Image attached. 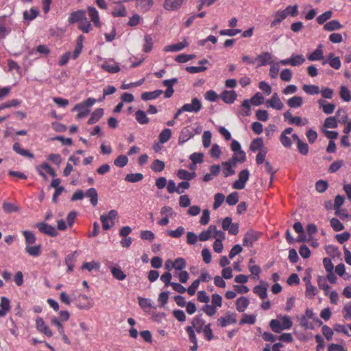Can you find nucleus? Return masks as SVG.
<instances>
[{
    "label": "nucleus",
    "instance_id": "f257e3e1",
    "mask_svg": "<svg viewBox=\"0 0 351 351\" xmlns=\"http://www.w3.org/2000/svg\"><path fill=\"white\" fill-rule=\"evenodd\" d=\"M96 103V99L89 97L81 103L76 104L73 111H77V119H82L86 117L90 112V108Z\"/></svg>",
    "mask_w": 351,
    "mask_h": 351
},
{
    "label": "nucleus",
    "instance_id": "f03ea898",
    "mask_svg": "<svg viewBox=\"0 0 351 351\" xmlns=\"http://www.w3.org/2000/svg\"><path fill=\"white\" fill-rule=\"evenodd\" d=\"M249 177L250 172L247 169L241 171L239 173V179L234 181L232 184V188L239 190L243 189Z\"/></svg>",
    "mask_w": 351,
    "mask_h": 351
},
{
    "label": "nucleus",
    "instance_id": "7ed1b4c3",
    "mask_svg": "<svg viewBox=\"0 0 351 351\" xmlns=\"http://www.w3.org/2000/svg\"><path fill=\"white\" fill-rule=\"evenodd\" d=\"M258 232L253 230H248L244 235L243 245L246 247H252L260 237Z\"/></svg>",
    "mask_w": 351,
    "mask_h": 351
},
{
    "label": "nucleus",
    "instance_id": "20e7f679",
    "mask_svg": "<svg viewBox=\"0 0 351 351\" xmlns=\"http://www.w3.org/2000/svg\"><path fill=\"white\" fill-rule=\"evenodd\" d=\"M36 227L41 233L49 235L50 237H55L58 234L57 230L53 226L45 222L37 223L36 224Z\"/></svg>",
    "mask_w": 351,
    "mask_h": 351
},
{
    "label": "nucleus",
    "instance_id": "39448f33",
    "mask_svg": "<svg viewBox=\"0 0 351 351\" xmlns=\"http://www.w3.org/2000/svg\"><path fill=\"white\" fill-rule=\"evenodd\" d=\"M202 107V106L200 100L195 97L192 99L191 103L184 104L182 106V110H184V112L197 113L200 111Z\"/></svg>",
    "mask_w": 351,
    "mask_h": 351
},
{
    "label": "nucleus",
    "instance_id": "423d86ee",
    "mask_svg": "<svg viewBox=\"0 0 351 351\" xmlns=\"http://www.w3.org/2000/svg\"><path fill=\"white\" fill-rule=\"evenodd\" d=\"M236 322V315L230 311H228L224 317H221L217 319L219 325L222 328L226 327L228 325L234 324Z\"/></svg>",
    "mask_w": 351,
    "mask_h": 351
},
{
    "label": "nucleus",
    "instance_id": "0eeeda50",
    "mask_svg": "<svg viewBox=\"0 0 351 351\" xmlns=\"http://www.w3.org/2000/svg\"><path fill=\"white\" fill-rule=\"evenodd\" d=\"M101 67L110 73H117L120 71L119 64L114 62L113 59L105 60Z\"/></svg>",
    "mask_w": 351,
    "mask_h": 351
},
{
    "label": "nucleus",
    "instance_id": "6e6552de",
    "mask_svg": "<svg viewBox=\"0 0 351 351\" xmlns=\"http://www.w3.org/2000/svg\"><path fill=\"white\" fill-rule=\"evenodd\" d=\"M192 325L189 326L190 327H193L192 328L196 331L197 333H202V330H204V327L205 326V322L202 318V315L199 314L195 316L191 322Z\"/></svg>",
    "mask_w": 351,
    "mask_h": 351
},
{
    "label": "nucleus",
    "instance_id": "1a4fd4ad",
    "mask_svg": "<svg viewBox=\"0 0 351 351\" xmlns=\"http://www.w3.org/2000/svg\"><path fill=\"white\" fill-rule=\"evenodd\" d=\"M256 62H257L256 67H261L271 64L272 62V56L269 52H263L258 55L256 58Z\"/></svg>",
    "mask_w": 351,
    "mask_h": 351
},
{
    "label": "nucleus",
    "instance_id": "9d476101",
    "mask_svg": "<svg viewBox=\"0 0 351 351\" xmlns=\"http://www.w3.org/2000/svg\"><path fill=\"white\" fill-rule=\"evenodd\" d=\"M86 18V12L83 10H80L75 12H73L71 13L68 21L70 24H73L75 23H80L83 19Z\"/></svg>",
    "mask_w": 351,
    "mask_h": 351
},
{
    "label": "nucleus",
    "instance_id": "9b49d317",
    "mask_svg": "<svg viewBox=\"0 0 351 351\" xmlns=\"http://www.w3.org/2000/svg\"><path fill=\"white\" fill-rule=\"evenodd\" d=\"M37 330L47 337H51L53 333L48 326H47L43 318L38 317L36 320Z\"/></svg>",
    "mask_w": 351,
    "mask_h": 351
},
{
    "label": "nucleus",
    "instance_id": "f8f14e48",
    "mask_svg": "<svg viewBox=\"0 0 351 351\" xmlns=\"http://www.w3.org/2000/svg\"><path fill=\"white\" fill-rule=\"evenodd\" d=\"M267 106L280 110L283 108L284 105L280 101L278 94L275 93L272 95L271 99L267 101Z\"/></svg>",
    "mask_w": 351,
    "mask_h": 351
},
{
    "label": "nucleus",
    "instance_id": "ddd939ff",
    "mask_svg": "<svg viewBox=\"0 0 351 351\" xmlns=\"http://www.w3.org/2000/svg\"><path fill=\"white\" fill-rule=\"evenodd\" d=\"M328 63L329 65L335 69H339L341 67V63L339 57H335L333 53H330L328 60H324L322 64L324 65Z\"/></svg>",
    "mask_w": 351,
    "mask_h": 351
},
{
    "label": "nucleus",
    "instance_id": "4468645a",
    "mask_svg": "<svg viewBox=\"0 0 351 351\" xmlns=\"http://www.w3.org/2000/svg\"><path fill=\"white\" fill-rule=\"evenodd\" d=\"M194 136L193 132L190 130L189 127L184 128L180 132L179 138H178V143L180 145L186 143L187 141H189L190 138H193Z\"/></svg>",
    "mask_w": 351,
    "mask_h": 351
},
{
    "label": "nucleus",
    "instance_id": "2eb2a0df",
    "mask_svg": "<svg viewBox=\"0 0 351 351\" xmlns=\"http://www.w3.org/2000/svg\"><path fill=\"white\" fill-rule=\"evenodd\" d=\"M260 282L261 284L264 285V286L257 285L254 287L253 291L254 293L257 294L261 299H265L267 297L268 284L263 280H261Z\"/></svg>",
    "mask_w": 351,
    "mask_h": 351
},
{
    "label": "nucleus",
    "instance_id": "dca6fc26",
    "mask_svg": "<svg viewBox=\"0 0 351 351\" xmlns=\"http://www.w3.org/2000/svg\"><path fill=\"white\" fill-rule=\"evenodd\" d=\"M317 103L319 104V108H322V111L326 114H332L334 112L336 107V106L334 104L328 103L326 100H324L322 99H319L317 101Z\"/></svg>",
    "mask_w": 351,
    "mask_h": 351
},
{
    "label": "nucleus",
    "instance_id": "f3484780",
    "mask_svg": "<svg viewBox=\"0 0 351 351\" xmlns=\"http://www.w3.org/2000/svg\"><path fill=\"white\" fill-rule=\"evenodd\" d=\"M0 308V317L5 316L10 310V301L8 298L5 296L1 297Z\"/></svg>",
    "mask_w": 351,
    "mask_h": 351
},
{
    "label": "nucleus",
    "instance_id": "a211bd4d",
    "mask_svg": "<svg viewBox=\"0 0 351 351\" xmlns=\"http://www.w3.org/2000/svg\"><path fill=\"white\" fill-rule=\"evenodd\" d=\"M88 13L93 24L96 27H101V22L99 16V13L97 9L94 7L89 6L88 8Z\"/></svg>",
    "mask_w": 351,
    "mask_h": 351
},
{
    "label": "nucleus",
    "instance_id": "6ab92c4d",
    "mask_svg": "<svg viewBox=\"0 0 351 351\" xmlns=\"http://www.w3.org/2000/svg\"><path fill=\"white\" fill-rule=\"evenodd\" d=\"M237 93L234 90H224L221 97L226 104H232L237 99Z\"/></svg>",
    "mask_w": 351,
    "mask_h": 351
},
{
    "label": "nucleus",
    "instance_id": "aec40b11",
    "mask_svg": "<svg viewBox=\"0 0 351 351\" xmlns=\"http://www.w3.org/2000/svg\"><path fill=\"white\" fill-rule=\"evenodd\" d=\"M183 3V0H165L164 2V8L167 10H178Z\"/></svg>",
    "mask_w": 351,
    "mask_h": 351
},
{
    "label": "nucleus",
    "instance_id": "412c9836",
    "mask_svg": "<svg viewBox=\"0 0 351 351\" xmlns=\"http://www.w3.org/2000/svg\"><path fill=\"white\" fill-rule=\"evenodd\" d=\"M250 304V300L246 297H240L236 301V308L239 312H244Z\"/></svg>",
    "mask_w": 351,
    "mask_h": 351
},
{
    "label": "nucleus",
    "instance_id": "4be33fe9",
    "mask_svg": "<svg viewBox=\"0 0 351 351\" xmlns=\"http://www.w3.org/2000/svg\"><path fill=\"white\" fill-rule=\"evenodd\" d=\"M13 150L21 156L30 158L34 157V154L32 153L27 149L22 148L20 143L18 142L14 143Z\"/></svg>",
    "mask_w": 351,
    "mask_h": 351
},
{
    "label": "nucleus",
    "instance_id": "5701e85b",
    "mask_svg": "<svg viewBox=\"0 0 351 351\" xmlns=\"http://www.w3.org/2000/svg\"><path fill=\"white\" fill-rule=\"evenodd\" d=\"M324 58L322 46L320 45L311 54L307 56V58L310 61L321 60Z\"/></svg>",
    "mask_w": 351,
    "mask_h": 351
},
{
    "label": "nucleus",
    "instance_id": "b1692460",
    "mask_svg": "<svg viewBox=\"0 0 351 351\" xmlns=\"http://www.w3.org/2000/svg\"><path fill=\"white\" fill-rule=\"evenodd\" d=\"M342 27V25L337 20H332L327 22L324 25V29L328 32H332L335 30L340 29Z\"/></svg>",
    "mask_w": 351,
    "mask_h": 351
},
{
    "label": "nucleus",
    "instance_id": "393cba45",
    "mask_svg": "<svg viewBox=\"0 0 351 351\" xmlns=\"http://www.w3.org/2000/svg\"><path fill=\"white\" fill-rule=\"evenodd\" d=\"M103 115H104V109L103 108H97L91 114V116L88 121V123L89 125H92V124L97 123L102 117Z\"/></svg>",
    "mask_w": 351,
    "mask_h": 351
},
{
    "label": "nucleus",
    "instance_id": "a878e982",
    "mask_svg": "<svg viewBox=\"0 0 351 351\" xmlns=\"http://www.w3.org/2000/svg\"><path fill=\"white\" fill-rule=\"evenodd\" d=\"M153 4V0H136V7L143 12L149 11Z\"/></svg>",
    "mask_w": 351,
    "mask_h": 351
},
{
    "label": "nucleus",
    "instance_id": "bb28decb",
    "mask_svg": "<svg viewBox=\"0 0 351 351\" xmlns=\"http://www.w3.org/2000/svg\"><path fill=\"white\" fill-rule=\"evenodd\" d=\"M163 91L162 90H156L151 92H145L141 95V99L144 101L152 100L158 98L162 95Z\"/></svg>",
    "mask_w": 351,
    "mask_h": 351
},
{
    "label": "nucleus",
    "instance_id": "cd10ccee",
    "mask_svg": "<svg viewBox=\"0 0 351 351\" xmlns=\"http://www.w3.org/2000/svg\"><path fill=\"white\" fill-rule=\"evenodd\" d=\"M196 176V173L195 171L193 172H189L188 171L185 169H180L177 172V176L183 180L189 181L192 180L193 178H195Z\"/></svg>",
    "mask_w": 351,
    "mask_h": 351
},
{
    "label": "nucleus",
    "instance_id": "c85d7f7f",
    "mask_svg": "<svg viewBox=\"0 0 351 351\" xmlns=\"http://www.w3.org/2000/svg\"><path fill=\"white\" fill-rule=\"evenodd\" d=\"M303 104V99L300 96H293L287 100V105L292 108H300Z\"/></svg>",
    "mask_w": 351,
    "mask_h": 351
},
{
    "label": "nucleus",
    "instance_id": "c756f323",
    "mask_svg": "<svg viewBox=\"0 0 351 351\" xmlns=\"http://www.w3.org/2000/svg\"><path fill=\"white\" fill-rule=\"evenodd\" d=\"M25 252L30 256L38 257L41 254V245H38L35 246L26 245Z\"/></svg>",
    "mask_w": 351,
    "mask_h": 351
},
{
    "label": "nucleus",
    "instance_id": "7c9ffc66",
    "mask_svg": "<svg viewBox=\"0 0 351 351\" xmlns=\"http://www.w3.org/2000/svg\"><path fill=\"white\" fill-rule=\"evenodd\" d=\"M135 119L141 125L147 124L149 122V119L147 117L146 113L141 110H138L136 112Z\"/></svg>",
    "mask_w": 351,
    "mask_h": 351
},
{
    "label": "nucleus",
    "instance_id": "2f4dec72",
    "mask_svg": "<svg viewBox=\"0 0 351 351\" xmlns=\"http://www.w3.org/2000/svg\"><path fill=\"white\" fill-rule=\"evenodd\" d=\"M112 15L114 17H124L127 15L125 7L122 4H119L114 7L112 12Z\"/></svg>",
    "mask_w": 351,
    "mask_h": 351
},
{
    "label": "nucleus",
    "instance_id": "473e14b6",
    "mask_svg": "<svg viewBox=\"0 0 351 351\" xmlns=\"http://www.w3.org/2000/svg\"><path fill=\"white\" fill-rule=\"evenodd\" d=\"M263 146L264 143L263 139L261 138H256L251 142L250 145V149L252 152H255L257 150L264 149Z\"/></svg>",
    "mask_w": 351,
    "mask_h": 351
},
{
    "label": "nucleus",
    "instance_id": "72a5a7b5",
    "mask_svg": "<svg viewBox=\"0 0 351 351\" xmlns=\"http://www.w3.org/2000/svg\"><path fill=\"white\" fill-rule=\"evenodd\" d=\"M186 42H181L176 44L167 45L164 48V51L172 52L179 51L183 49L186 46Z\"/></svg>",
    "mask_w": 351,
    "mask_h": 351
},
{
    "label": "nucleus",
    "instance_id": "f704fd0d",
    "mask_svg": "<svg viewBox=\"0 0 351 351\" xmlns=\"http://www.w3.org/2000/svg\"><path fill=\"white\" fill-rule=\"evenodd\" d=\"M291 66H298L302 65L305 62V58L303 55H291L290 56Z\"/></svg>",
    "mask_w": 351,
    "mask_h": 351
},
{
    "label": "nucleus",
    "instance_id": "c9c22d12",
    "mask_svg": "<svg viewBox=\"0 0 351 351\" xmlns=\"http://www.w3.org/2000/svg\"><path fill=\"white\" fill-rule=\"evenodd\" d=\"M172 132L169 128H165L160 133L158 139L160 143H167L171 137Z\"/></svg>",
    "mask_w": 351,
    "mask_h": 351
},
{
    "label": "nucleus",
    "instance_id": "e433bc0d",
    "mask_svg": "<svg viewBox=\"0 0 351 351\" xmlns=\"http://www.w3.org/2000/svg\"><path fill=\"white\" fill-rule=\"evenodd\" d=\"M138 304L141 308L145 311H149L152 308V302L149 299L138 297Z\"/></svg>",
    "mask_w": 351,
    "mask_h": 351
},
{
    "label": "nucleus",
    "instance_id": "4c0bfd02",
    "mask_svg": "<svg viewBox=\"0 0 351 351\" xmlns=\"http://www.w3.org/2000/svg\"><path fill=\"white\" fill-rule=\"evenodd\" d=\"M86 195L88 197H90V203L93 206H95L98 202V195L95 189L90 188L89 189L86 193Z\"/></svg>",
    "mask_w": 351,
    "mask_h": 351
},
{
    "label": "nucleus",
    "instance_id": "58836bf2",
    "mask_svg": "<svg viewBox=\"0 0 351 351\" xmlns=\"http://www.w3.org/2000/svg\"><path fill=\"white\" fill-rule=\"evenodd\" d=\"M143 179V175L141 173H128L125 177V180L131 182L135 183L141 181Z\"/></svg>",
    "mask_w": 351,
    "mask_h": 351
},
{
    "label": "nucleus",
    "instance_id": "ea45409f",
    "mask_svg": "<svg viewBox=\"0 0 351 351\" xmlns=\"http://www.w3.org/2000/svg\"><path fill=\"white\" fill-rule=\"evenodd\" d=\"M302 89L306 93L311 95H317L320 92L319 86L316 85L304 84Z\"/></svg>",
    "mask_w": 351,
    "mask_h": 351
},
{
    "label": "nucleus",
    "instance_id": "a19ab883",
    "mask_svg": "<svg viewBox=\"0 0 351 351\" xmlns=\"http://www.w3.org/2000/svg\"><path fill=\"white\" fill-rule=\"evenodd\" d=\"M27 245H32L36 242V236L33 232L29 230L23 231Z\"/></svg>",
    "mask_w": 351,
    "mask_h": 351
},
{
    "label": "nucleus",
    "instance_id": "79ce46f5",
    "mask_svg": "<svg viewBox=\"0 0 351 351\" xmlns=\"http://www.w3.org/2000/svg\"><path fill=\"white\" fill-rule=\"evenodd\" d=\"M340 97L346 102L351 101V93L349 89L345 86H341L339 91Z\"/></svg>",
    "mask_w": 351,
    "mask_h": 351
},
{
    "label": "nucleus",
    "instance_id": "37998d69",
    "mask_svg": "<svg viewBox=\"0 0 351 351\" xmlns=\"http://www.w3.org/2000/svg\"><path fill=\"white\" fill-rule=\"evenodd\" d=\"M336 119H338L339 123L346 124L348 122V115L346 111L343 108H339L336 112Z\"/></svg>",
    "mask_w": 351,
    "mask_h": 351
},
{
    "label": "nucleus",
    "instance_id": "c03bdc74",
    "mask_svg": "<svg viewBox=\"0 0 351 351\" xmlns=\"http://www.w3.org/2000/svg\"><path fill=\"white\" fill-rule=\"evenodd\" d=\"M166 186H167V191L169 193H173L176 192L178 194H182L184 193L183 190H180L178 188L175 182L172 180H168Z\"/></svg>",
    "mask_w": 351,
    "mask_h": 351
},
{
    "label": "nucleus",
    "instance_id": "a18cd8bd",
    "mask_svg": "<svg viewBox=\"0 0 351 351\" xmlns=\"http://www.w3.org/2000/svg\"><path fill=\"white\" fill-rule=\"evenodd\" d=\"M79 29L83 33H88L92 30V25L87 17L80 22Z\"/></svg>",
    "mask_w": 351,
    "mask_h": 351
},
{
    "label": "nucleus",
    "instance_id": "49530a36",
    "mask_svg": "<svg viewBox=\"0 0 351 351\" xmlns=\"http://www.w3.org/2000/svg\"><path fill=\"white\" fill-rule=\"evenodd\" d=\"M275 19L271 23V27H274L280 23L284 19L287 18L286 13L282 11H277L274 14Z\"/></svg>",
    "mask_w": 351,
    "mask_h": 351
},
{
    "label": "nucleus",
    "instance_id": "de8ad7c7",
    "mask_svg": "<svg viewBox=\"0 0 351 351\" xmlns=\"http://www.w3.org/2000/svg\"><path fill=\"white\" fill-rule=\"evenodd\" d=\"M338 126L337 120L336 117H327L324 123V127L325 128H336Z\"/></svg>",
    "mask_w": 351,
    "mask_h": 351
},
{
    "label": "nucleus",
    "instance_id": "09e8293b",
    "mask_svg": "<svg viewBox=\"0 0 351 351\" xmlns=\"http://www.w3.org/2000/svg\"><path fill=\"white\" fill-rule=\"evenodd\" d=\"M165 167V164L163 161L158 159H156L153 161L151 166V169L154 172H161L162 171L164 170Z\"/></svg>",
    "mask_w": 351,
    "mask_h": 351
},
{
    "label": "nucleus",
    "instance_id": "8fccbe9b",
    "mask_svg": "<svg viewBox=\"0 0 351 351\" xmlns=\"http://www.w3.org/2000/svg\"><path fill=\"white\" fill-rule=\"evenodd\" d=\"M317 285L319 289L325 291V294H328L330 286L327 283V279L324 276H319L317 277Z\"/></svg>",
    "mask_w": 351,
    "mask_h": 351
},
{
    "label": "nucleus",
    "instance_id": "3c124183",
    "mask_svg": "<svg viewBox=\"0 0 351 351\" xmlns=\"http://www.w3.org/2000/svg\"><path fill=\"white\" fill-rule=\"evenodd\" d=\"M38 13L39 12L36 9L32 8L29 11L25 10L23 12V16L25 20L32 21L37 17Z\"/></svg>",
    "mask_w": 351,
    "mask_h": 351
},
{
    "label": "nucleus",
    "instance_id": "603ef678",
    "mask_svg": "<svg viewBox=\"0 0 351 351\" xmlns=\"http://www.w3.org/2000/svg\"><path fill=\"white\" fill-rule=\"evenodd\" d=\"M225 200V195L223 193H217L214 196L213 209L216 210L221 206Z\"/></svg>",
    "mask_w": 351,
    "mask_h": 351
},
{
    "label": "nucleus",
    "instance_id": "864d4df0",
    "mask_svg": "<svg viewBox=\"0 0 351 351\" xmlns=\"http://www.w3.org/2000/svg\"><path fill=\"white\" fill-rule=\"evenodd\" d=\"M100 220L102 223V228L104 230H108L114 226V222L108 219L107 215H101Z\"/></svg>",
    "mask_w": 351,
    "mask_h": 351
},
{
    "label": "nucleus",
    "instance_id": "5fc2aeb1",
    "mask_svg": "<svg viewBox=\"0 0 351 351\" xmlns=\"http://www.w3.org/2000/svg\"><path fill=\"white\" fill-rule=\"evenodd\" d=\"M186 266V262L184 258H177L173 261V268L176 270H183Z\"/></svg>",
    "mask_w": 351,
    "mask_h": 351
},
{
    "label": "nucleus",
    "instance_id": "6e6d98bb",
    "mask_svg": "<svg viewBox=\"0 0 351 351\" xmlns=\"http://www.w3.org/2000/svg\"><path fill=\"white\" fill-rule=\"evenodd\" d=\"M111 273L114 278L119 280H123L126 278V275L119 267H112Z\"/></svg>",
    "mask_w": 351,
    "mask_h": 351
},
{
    "label": "nucleus",
    "instance_id": "4d7b16f0",
    "mask_svg": "<svg viewBox=\"0 0 351 351\" xmlns=\"http://www.w3.org/2000/svg\"><path fill=\"white\" fill-rule=\"evenodd\" d=\"M145 43L143 45V51L148 53L152 51L153 47V40L150 35L147 34L144 38Z\"/></svg>",
    "mask_w": 351,
    "mask_h": 351
},
{
    "label": "nucleus",
    "instance_id": "13d9d810",
    "mask_svg": "<svg viewBox=\"0 0 351 351\" xmlns=\"http://www.w3.org/2000/svg\"><path fill=\"white\" fill-rule=\"evenodd\" d=\"M256 322V315L243 314V318L240 320L239 324L243 325L245 324H254Z\"/></svg>",
    "mask_w": 351,
    "mask_h": 351
},
{
    "label": "nucleus",
    "instance_id": "bf43d9fd",
    "mask_svg": "<svg viewBox=\"0 0 351 351\" xmlns=\"http://www.w3.org/2000/svg\"><path fill=\"white\" fill-rule=\"evenodd\" d=\"M184 232L185 229L182 226H179L174 230L167 231V234L172 238H180Z\"/></svg>",
    "mask_w": 351,
    "mask_h": 351
},
{
    "label": "nucleus",
    "instance_id": "052dcab7",
    "mask_svg": "<svg viewBox=\"0 0 351 351\" xmlns=\"http://www.w3.org/2000/svg\"><path fill=\"white\" fill-rule=\"evenodd\" d=\"M332 16V12L330 10L326 11L323 14H320L317 17V22L322 25L324 24L326 21L330 19Z\"/></svg>",
    "mask_w": 351,
    "mask_h": 351
},
{
    "label": "nucleus",
    "instance_id": "680f3d73",
    "mask_svg": "<svg viewBox=\"0 0 351 351\" xmlns=\"http://www.w3.org/2000/svg\"><path fill=\"white\" fill-rule=\"evenodd\" d=\"M241 107H242V110L241 112V114L246 116V117L250 116L251 114L250 101L248 99H245L241 104Z\"/></svg>",
    "mask_w": 351,
    "mask_h": 351
},
{
    "label": "nucleus",
    "instance_id": "e2e57ef3",
    "mask_svg": "<svg viewBox=\"0 0 351 351\" xmlns=\"http://www.w3.org/2000/svg\"><path fill=\"white\" fill-rule=\"evenodd\" d=\"M317 294V288L313 285L306 287L305 295L306 298L313 299Z\"/></svg>",
    "mask_w": 351,
    "mask_h": 351
},
{
    "label": "nucleus",
    "instance_id": "0e129e2a",
    "mask_svg": "<svg viewBox=\"0 0 351 351\" xmlns=\"http://www.w3.org/2000/svg\"><path fill=\"white\" fill-rule=\"evenodd\" d=\"M204 337L208 341H211L214 338L213 330L211 328V324H208L204 326V330H202Z\"/></svg>",
    "mask_w": 351,
    "mask_h": 351
},
{
    "label": "nucleus",
    "instance_id": "69168bd1",
    "mask_svg": "<svg viewBox=\"0 0 351 351\" xmlns=\"http://www.w3.org/2000/svg\"><path fill=\"white\" fill-rule=\"evenodd\" d=\"M223 166V173L224 177L227 178L228 176H232L235 173L234 169L231 167L228 162H222Z\"/></svg>",
    "mask_w": 351,
    "mask_h": 351
},
{
    "label": "nucleus",
    "instance_id": "338daca9",
    "mask_svg": "<svg viewBox=\"0 0 351 351\" xmlns=\"http://www.w3.org/2000/svg\"><path fill=\"white\" fill-rule=\"evenodd\" d=\"M128 162V158L125 155H120L114 161V165L119 167H125Z\"/></svg>",
    "mask_w": 351,
    "mask_h": 351
},
{
    "label": "nucleus",
    "instance_id": "774afa93",
    "mask_svg": "<svg viewBox=\"0 0 351 351\" xmlns=\"http://www.w3.org/2000/svg\"><path fill=\"white\" fill-rule=\"evenodd\" d=\"M3 209L7 213H12L19 210V207L12 203L4 202Z\"/></svg>",
    "mask_w": 351,
    "mask_h": 351
}]
</instances>
